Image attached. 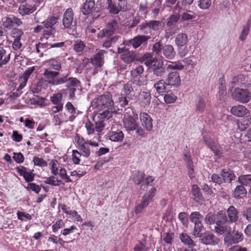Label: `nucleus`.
<instances>
[{"label":"nucleus","instance_id":"47","mask_svg":"<svg viewBox=\"0 0 251 251\" xmlns=\"http://www.w3.org/2000/svg\"><path fill=\"white\" fill-rule=\"evenodd\" d=\"M85 48L84 43L80 40H77L75 42L74 50L77 52H81Z\"/></svg>","mask_w":251,"mask_h":251},{"label":"nucleus","instance_id":"26","mask_svg":"<svg viewBox=\"0 0 251 251\" xmlns=\"http://www.w3.org/2000/svg\"><path fill=\"white\" fill-rule=\"evenodd\" d=\"M179 239L182 243L185 245H187L190 248H193L196 245L195 242L186 233H182L180 234Z\"/></svg>","mask_w":251,"mask_h":251},{"label":"nucleus","instance_id":"55","mask_svg":"<svg viewBox=\"0 0 251 251\" xmlns=\"http://www.w3.org/2000/svg\"><path fill=\"white\" fill-rule=\"evenodd\" d=\"M250 25L248 24L247 25L244 26L242 29V30L241 33V35L239 37V39L244 41L246 39L247 35L249 34V32L250 30Z\"/></svg>","mask_w":251,"mask_h":251},{"label":"nucleus","instance_id":"30","mask_svg":"<svg viewBox=\"0 0 251 251\" xmlns=\"http://www.w3.org/2000/svg\"><path fill=\"white\" fill-rule=\"evenodd\" d=\"M10 53L6 50L0 49V66L6 64L9 60Z\"/></svg>","mask_w":251,"mask_h":251},{"label":"nucleus","instance_id":"31","mask_svg":"<svg viewBox=\"0 0 251 251\" xmlns=\"http://www.w3.org/2000/svg\"><path fill=\"white\" fill-rule=\"evenodd\" d=\"M192 193L194 197L195 200L197 201H204V198L202 196L200 188L197 185H193L192 188Z\"/></svg>","mask_w":251,"mask_h":251},{"label":"nucleus","instance_id":"60","mask_svg":"<svg viewBox=\"0 0 251 251\" xmlns=\"http://www.w3.org/2000/svg\"><path fill=\"white\" fill-rule=\"evenodd\" d=\"M64 226L63 221L61 219L57 220L52 226V231L56 232L59 229Z\"/></svg>","mask_w":251,"mask_h":251},{"label":"nucleus","instance_id":"45","mask_svg":"<svg viewBox=\"0 0 251 251\" xmlns=\"http://www.w3.org/2000/svg\"><path fill=\"white\" fill-rule=\"evenodd\" d=\"M50 167L51 173L55 176L58 175V172L57 171V168H60L61 167L60 166L58 161L55 159L51 160L50 163Z\"/></svg>","mask_w":251,"mask_h":251},{"label":"nucleus","instance_id":"57","mask_svg":"<svg viewBox=\"0 0 251 251\" xmlns=\"http://www.w3.org/2000/svg\"><path fill=\"white\" fill-rule=\"evenodd\" d=\"M33 162L35 165L44 167L47 166V162L42 158L38 157H34L33 158Z\"/></svg>","mask_w":251,"mask_h":251},{"label":"nucleus","instance_id":"38","mask_svg":"<svg viewBox=\"0 0 251 251\" xmlns=\"http://www.w3.org/2000/svg\"><path fill=\"white\" fill-rule=\"evenodd\" d=\"M205 108L206 102L205 100L202 98H199V100L196 102V111L200 113H202Z\"/></svg>","mask_w":251,"mask_h":251},{"label":"nucleus","instance_id":"20","mask_svg":"<svg viewBox=\"0 0 251 251\" xmlns=\"http://www.w3.org/2000/svg\"><path fill=\"white\" fill-rule=\"evenodd\" d=\"M17 171L21 176H23L26 182H30L34 179V174L30 171L23 166L16 168Z\"/></svg>","mask_w":251,"mask_h":251},{"label":"nucleus","instance_id":"29","mask_svg":"<svg viewBox=\"0 0 251 251\" xmlns=\"http://www.w3.org/2000/svg\"><path fill=\"white\" fill-rule=\"evenodd\" d=\"M35 10V7L28 4L21 5L19 8V13L22 16L30 14L32 13Z\"/></svg>","mask_w":251,"mask_h":251},{"label":"nucleus","instance_id":"61","mask_svg":"<svg viewBox=\"0 0 251 251\" xmlns=\"http://www.w3.org/2000/svg\"><path fill=\"white\" fill-rule=\"evenodd\" d=\"M85 127L87 130V134L89 135L93 134L95 133V128L94 125L90 121H87L85 123Z\"/></svg>","mask_w":251,"mask_h":251},{"label":"nucleus","instance_id":"17","mask_svg":"<svg viewBox=\"0 0 251 251\" xmlns=\"http://www.w3.org/2000/svg\"><path fill=\"white\" fill-rule=\"evenodd\" d=\"M140 119L142 125L148 131L152 129V123L151 117L147 113L143 112L140 114Z\"/></svg>","mask_w":251,"mask_h":251},{"label":"nucleus","instance_id":"37","mask_svg":"<svg viewBox=\"0 0 251 251\" xmlns=\"http://www.w3.org/2000/svg\"><path fill=\"white\" fill-rule=\"evenodd\" d=\"M124 137V134L122 131L112 132L109 136V139L113 142H120Z\"/></svg>","mask_w":251,"mask_h":251},{"label":"nucleus","instance_id":"1","mask_svg":"<svg viewBox=\"0 0 251 251\" xmlns=\"http://www.w3.org/2000/svg\"><path fill=\"white\" fill-rule=\"evenodd\" d=\"M138 115L131 107L126 108V131L129 133L135 130L137 136L141 138L145 137L144 129L138 123Z\"/></svg>","mask_w":251,"mask_h":251},{"label":"nucleus","instance_id":"39","mask_svg":"<svg viewBox=\"0 0 251 251\" xmlns=\"http://www.w3.org/2000/svg\"><path fill=\"white\" fill-rule=\"evenodd\" d=\"M141 99V102L144 105V106L148 105L151 102V94L148 92H143L140 94Z\"/></svg>","mask_w":251,"mask_h":251},{"label":"nucleus","instance_id":"62","mask_svg":"<svg viewBox=\"0 0 251 251\" xmlns=\"http://www.w3.org/2000/svg\"><path fill=\"white\" fill-rule=\"evenodd\" d=\"M81 154L77 150L73 151V161L75 164H78L80 162V157L81 156Z\"/></svg>","mask_w":251,"mask_h":251},{"label":"nucleus","instance_id":"44","mask_svg":"<svg viewBox=\"0 0 251 251\" xmlns=\"http://www.w3.org/2000/svg\"><path fill=\"white\" fill-rule=\"evenodd\" d=\"M184 66L179 62H171L167 67V70H181Z\"/></svg>","mask_w":251,"mask_h":251},{"label":"nucleus","instance_id":"50","mask_svg":"<svg viewBox=\"0 0 251 251\" xmlns=\"http://www.w3.org/2000/svg\"><path fill=\"white\" fill-rule=\"evenodd\" d=\"M144 72V68L142 66H138L135 69L131 71V75L133 78H136L140 76Z\"/></svg>","mask_w":251,"mask_h":251},{"label":"nucleus","instance_id":"48","mask_svg":"<svg viewBox=\"0 0 251 251\" xmlns=\"http://www.w3.org/2000/svg\"><path fill=\"white\" fill-rule=\"evenodd\" d=\"M45 183L54 186H59L61 181L58 180L57 178L54 177V176H51L50 177H48L46 180Z\"/></svg>","mask_w":251,"mask_h":251},{"label":"nucleus","instance_id":"2","mask_svg":"<svg viewBox=\"0 0 251 251\" xmlns=\"http://www.w3.org/2000/svg\"><path fill=\"white\" fill-rule=\"evenodd\" d=\"M145 64L149 67L153 75L155 76L162 78L166 74L167 68L165 67L164 62L162 59L154 57L152 59L147 60Z\"/></svg>","mask_w":251,"mask_h":251},{"label":"nucleus","instance_id":"36","mask_svg":"<svg viewBox=\"0 0 251 251\" xmlns=\"http://www.w3.org/2000/svg\"><path fill=\"white\" fill-rule=\"evenodd\" d=\"M112 0H107V3L108 4V9L111 13L117 14L122 9V5L119 4L118 6L112 3Z\"/></svg>","mask_w":251,"mask_h":251},{"label":"nucleus","instance_id":"24","mask_svg":"<svg viewBox=\"0 0 251 251\" xmlns=\"http://www.w3.org/2000/svg\"><path fill=\"white\" fill-rule=\"evenodd\" d=\"M105 51L103 50H98L96 54L92 58V63L97 67H101L103 64V57Z\"/></svg>","mask_w":251,"mask_h":251},{"label":"nucleus","instance_id":"52","mask_svg":"<svg viewBox=\"0 0 251 251\" xmlns=\"http://www.w3.org/2000/svg\"><path fill=\"white\" fill-rule=\"evenodd\" d=\"M211 4V0H199L198 6L202 10L209 8Z\"/></svg>","mask_w":251,"mask_h":251},{"label":"nucleus","instance_id":"7","mask_svg":"<svg viewBox=\"0 0 251 251\" xmlns=\"http://www.w3.org/2000/svg\"><path fill=\"white\" fill-rule=\"evenodd\" d=\"M111 117V113L109 111H104L101 113H96L93 117V121L95 124V130L99 133L103 129L105 126L104 123L105 119Z\"/></svg>","mask_w":251,"mask_h":251},{"label":"nucleus","instance_id":"8","mask_svg":"<svg viewBox=\"0 0 251 251\" xmlns=\"http://www.w3.org/2000/svg\"><path fill=\"white\" fill-rule=\"evenodd\" d=\"M233 98L241 103H247L251 98V93L247 89L237 88L232 94Z\"/></svg>","mask_w":251,"mask_h":251},{"label":"nucleus","instance_id":"16","mask_svg":"<svg viewBox=\"0 0 251 251\" xmlns=\"http://www.w3.org/2000/svg\"><path fill=\"white\" fill-rule=\"evenodd\" d=\"M151 38L150 36L138 35L128 42V45L132 46L134 49L140 47L142 44L146 43L149 39Z\"/></svg>","mask_w":251,"mask_h":251},{"label":"nucleus","instance_id":"33","mask_svg":"<svg viewBox=\"0 0 251 251\" xmlns=\"http://www.w3.org/2000/svg\"><path fill=\"white\" fill-rule=\"evenodd\" d=\"M246 193V189L245 188L244 186L241 184L237 186L235 188L233 196L235 199H238L242 197L241 195L244 196Z\"/></svg>","mask_w":251,"mask_h":251},{"label":"nucleus","instance_id":"34","mask_svg":"<svg viewBox=\"0 0 251 251\" xmlns=\"http://www.w3.org/2000/svg\"><path fill=\"white\" fill-rule=\"evenodd\" d=\"M154 180V177L152 176H148L146 178L145 181L141 185V189L144 191H148L149 188L153 187L152 183Z\"/></svg>","mask_w":251,"mask_h":251},{"label":"nucleus","instance_id":"40","mask_svg":"<svg viewBox=\"0 0 251 251\" xmlns=\"http://www.w3.org/2000/svg\"><path fill=\"white\" fill-rule=\"evenodd\" d=\"M217 220V214H215L212 212L208 213L205 217V223L209 225L216 224V221Z\"/></svg>","mask_w":251,"mask_h":251},{"label":"nucleus","instance_id":"5","mask_svg":"<svg viewBox=\"0 0 251 251\" xmlns=\"http://www.w3.org/2000/svg\"><path fill=\"white\" fill-rule=\"evenodd\" d=\"M217 220L216 221V226L214 227L215 232L219 234L229 233L231 231L230 226L225 225L227 222L226 215L220 211L217 213Z\"/></svg>","mask_w":251,"mask_h":251},{"label":"nucleus","instance_id":"46","mask_svg":"<svg viewBox=\"0 0 251 251\" xmlns=\"http://www.w3.org/2000/svg\"><path fill=\"white\" fill-rule=\"evenodd\" d=\"M203 226L201 223L195 225L193 235L196 237H200L203 234Z\"/></svg>","mask_w":251,"mask_h":251},{"label":"nucleus","instance_id":"21","mask_svg":"<svg viewBox=\"0 0 251 251\" xmlns=\"http://www.w3.org/2000/svg\"><path fill=\"white\" fill-rule=\"evenodd\" d=\"M116 25L117 23L114 21L108 23L106 28L102 30V31L100 32L98 34V37L102 38L104 36L111 35L114 33L116 29Z\"/></svg>","mask_w":251,"mask_h":251},{"label":"nucleus","instance_id":"54","mask_svg":"<svg viewBox=\"0 0 251 251\" xmlns=\"http://www.w3.org/2000/svg\"><path fill=\"white\" fill-rule=\"evenodd\" d=\"M178 219L181 221L182 225L185 226H187L188 224V214L186 212H180L178 214Z\"/></svg>","mask_w":251,"mask_h":251},{"label":"nucleus","instance_id":"3","mask_svg":"<svg viewBox=\"0 0 251 251\" xmlns=\"http://www.w3.org/2000/svg\"><path fill=\"white\" fill-rule=\"evenodd\" d=\"M114 104L110 95H103L95 98L91 102V106L97 111H109Z\"/></svg>","mask_w":251,"mask_h":251},{"label":"nucleus","instance_id":"56","mask_svg":"<svg viewBox=\"0 0 251 251\" xmlns=\"http://www.w3.org/2000/svg\"><path fill=\"white\" fill-rule=\"evenodd\" d=\"M126 87V98L127 97L129 100H136V96L132 87L128 86Z\"/></svg>","mask_w":251,"mask_h":251},{"label":"nucleus","instance_id":"42","mask_svg":"<svg viewBox=\"0 0 251 251\" xmlns=\"http://www.w3.org/2000/svg\"><path fill=\"white\" fill-rule=\"evenodd\" d=\"M145 174L142 172L137 171L133 174L132 178L136 184H139L144 180Z\"/></svg>","mask_w":251,"mask_h":251},{"label":"nucleus","instance_id":"28","mask_svg":"<svg viewBox=\"0 0 251 251\" xmlns=\"http://www.w3.org/2000/svg\"><path fill=\"white\" fill-rule=\"evenodd\" d=\"M166 81L163 79H160L154 83L153 88L157 93L162 94L166 91Z\"/></svg>","mask_w":251,"mask_h":251},{"label":"nucleus","instance_id":"35","mask_svg":"<svg viewBox=\"0 0 251 251\" xmlns=\"http://www.w3.org/2000/svg\"><path fill=\"white\" fill-rule=\"evenodd\" d=\"M156 191V188L154 187L149 188L148 191H146L147 192L143 196L142 199L149 203L155 195Z\"/></svg>","mask_w":251,"mask_h":251},{"label":"nucleus","instance_id":"25","mask_svg":"<svg viewBox=\"0 0 251 251\" xmlns=\"http://www.w3.org/2000/svg\"><path fill=\"white\" fill-rule=\"evenodd\" d=\"M222 179L225 183H230L235 178L233 172L229 169H224L221 171Z\"/></svg>","mask_w":251,"mask_h":251},{"label":"nucleus","instance_id":"10","mask_svg":"<svg viewBox=\"0 0 251 251\" xmlns=\"http://www.w3.org/2000/svg\"><path fill=\"white\" fill-rule=\"evenodd\" d=\"M58 75V72H53L52 71L49 70L48 69L45 70L44 73V76L46 79L47 82H48L49 84L53 85H56L63 83L65 81L64 78H55Z\"/></svg>","mask_w":251,"mask_h":251},{"label":"nucleus","instance_id":"14","mask_svg":"<svg viewBox=\"0 0 251 251\" xmlns=\"http://www.w3.org/2000/svg\"><path fill=\"white\" fill-rule=\"evenodd\" d=\"M200 238L201 243L206 245H215L220 241L218 237L210 232L204 233Z\"/></svg>","mask_w":251,"mask_h":251},{"label":"nucleus","instance_id":"19","mask_svg":"<svg viewBox=\"0 0 251 251\" xmlns=\"http://www.w3.org/2000/svg\"><path fill=\"white\" fill-rule=\"evenodd\" d=\"M230 111L232 114L239 117H244L249 113V110L245 106L240 104L232 106Z\"/></svg>","mask_w":251,"mask_h":251},{"label":"nucleus","instance_id":"18","mask_svg":"<svg viewBox=\"0 0 251 251\" xmlns=\"http://www.w3.org/2000/svg\"><path fill=\"white\" fill-rule=\"evenodd\" d=\"M204 142L206 146L214 153L216 156L218 157L221 156L222 152L219 144L214 142L212 139L205 137L204 138Z\"/></svg>","mask_w":251,"mask_h":251},{"label":"nucleus","instance_id":"32","mask_svg":"<svg viewBox=\"0 0 251 251\" xmlns=\"http://www.w3.org/2000/svg\"><path fill=\"white\" fill-rule=\"evenodd\" d=\"M189 218L191 222L196 225L201 223L203 216L199 212L195 211L191 213Z\"/></svg>","mask_w":251,"mask_h":251},{"label":"nucleus","instance_id":"27","mask_svg":"<svg viewBox=\"0 0 251 251\" xmlns=\"http://www.w3.org/2000/svg\"><path fill=\"white\" fill-rule=\"evenodd\" d=\"M188 41V36L186 34L181 33L177 35L175 39L176 45L180 47L185 45Z\"/></svg>","mask_w":251,"mask_h":251},{"label":"nucleus","instance_id":"12","mask_svg":"<svg viewBox=\"0 0 251 251\" xmlns=\"http://www.w3.org/2000/svg\"><path fill=\"white\" fill-rule=\"evenodd\" d=\"M63 25L65 28H70L73 25L76 24V20L74 19V13L71 8L66 9L63 15Z\"/></svg>","mask_w":251,"mask_h":251},{"label":"nucleus","instance_id":"22","mask_svg":"<svg viewBox=\"0 0 251 251\" xmlns=\"http://www.w3.org/2000/svg\"><path fill=\"white\" fill-rule=\"evenodd\" d=\"M227 222L235 223L239 218V212L234 206H230L226 210Z\"/></svg>","mask_w":251,"mask_h":251},{"label":"nucleus","instance_id":"64","mask_svg":"<svg viewBox=\"0 0 251 251\" xmlns=\"http://www.w3.org/2000/svg\"><path fill=\"white\" fill-rule=\"evenodd\" d=\"M138 60L136 58V54L134 52H130L126 50V63H129L134 60Z\"/></svg>","mask_w":251,"mask_h":251},{"label":"nucleus","instance_id":"6","mask_svg":"<svg viewBox=\"0 0 251 251\" xmlns=\"http://www.w3.org/2000/svg\"><path fill=\"white\" fill-rule=\"evenodd\" d=\"M75 140L83 155L86 157H89L91 154L90 146L95 147L99 146L98 143L92 141L91 140L85 141L78 135H76Z\"/></svg>","mask_w":251,"mask_h":251},{"label":"nucleus","instance_id":"63","mask_svg":"<svg viewBox=\"0 0 251 251\" xmlns=\"http://www.w3.org/2000/svg\"><path fill=\"white\" fill-rule=\"evenodd\" d=\"M211 178L214 183H217L218 184H222L223 182H224L221 174H214L211 176Z\"/></svg>","mask_w":251,"mask_h":251},{"label":"nucleus","instance_id":"15","mask_svg":"<svg viewBox=\"0 0 251 251\" xmlns=\"http://www.w3.org/2000/svg\"><path fill=\"white\" fill-rule=\"evenodd\" d=\"M243 240V234L241 232L235 230L233 231L232 234L229 232V233H228L225 238V242L230 245L238 243Z\"/></svg>","mask_w":251,"mask_h":251},{"label":"nucleus","instance_id":"51","mask_svg":"<svg viewBox=\"0 0 251 251\" xmlns=\"http://www.w3.org/2000/svg\"><path fill=\"white\" fill-rule=\"evenodd\" d=\"M58 175H59L60 177L66 182H71L72 181L70 177L67 175L66 170L63 167H60Z\"/></svg>","mask_w":251,"mask_h":251},{"label":"nucleus","instance_id":"4","mask_svg":"<svg viewBox=\"0 0 251 251\" xmlns=\"http://www.w3.org/2000/svg\"><path fill=\"white\" fill-rule=\"evenodd\" d=\"M152 51L158 55L162 53L165 58L170 60L173 59L176 55V51L172 45H165L163 46L160 42H157L154 44Z\"/></svg>","mask_w":251,"mask_h":251},{"label":"nucleus","instance_id":"58","mask_svg":"<svg viewBox=\"0 0 251 251\" xmlns=\"http://www.w3.org/2000/svg\"><path fill=\"white\" fill-rule=\"evenodd\" d=\"M163 240L168 244L171 245L174 240V233L166 232L163 234Z\"/></svg>","mask_w":251,"mask_h":251},{"label":"nucleus","instance_id":"59","mask_svg":"<svg viewBox=\"0 0 251 251\" xmlns=\"http://www.w3.org/2000/svg\"><path fill=\"white\" fill-rule=\"evenodd\" d=\"M176 98L177 97L174 94L171 93L165 95L164 100L166 103H172L176 101Z\"/></svg>","mask_w":251,"mask_h":251},{"label":"nucleus","instance_id":"43","mask_svg":"<svg viewBox=\"0 0 251 251\" xmlns=\"http://www.w3.org/2000/svg\"><path fill=\"white\" fill-rule=\"evenodd\" d=\"M62 100V94L60 93L54 94L50 97V100L55 105L63 104L61 101Z\"/></svg>","mask_w":251,"mask_h":251},{"label":"nucleus","instance_id":"49","mask_svg":"<svg viewBox=\"0 0 251 251\" xmlns=\"http://www.w3.org/2000/svg\"><path fill=\"white\" fill-rule=\"evenodd\" d=\"M180 15L178 14H175L171 15L168 20L167 23V26H170L175 25L179 20Z\"/></svg>","mask_w":251,"mask_h":251},{"label":"nucleus","instance_id":"53","mask_svg":"<svg viewBox=\"0 0 251 251\" xmlns=\"http://www.w3.org/2000/svg\"><path fill=\"white\" fill-rule=\"evenodd\" d=\"M149 204V202L142 199L141 202L137 204L135 209L136 214L140 213L144 208L146 207Z\"/></svg>","mask_w":251,"mask_h":251},{"label":"nucleus","instance_id":"9","mask_svg":"<svg viewBox=\"0 0 251 251\" xmlns=\"http://www.w3.org/2000/svg\"><path fill=\"white\" fill-rule=\"evenodd\" d=\"M162 26L161 22L159 21H150L143 23L138 27L140 30L145 34H148L151 32L150 29H152L154 31L159 30Z\"/></svg>","mask_w":251,"mask_h":251},{"label":"nucleus","instance_id":"23","mask_svg":"<svg viewBox=\"0 0 251 251\" xmlns=\"http://www.w3.org/2000/svg\"><path fill=\"white\" fill-rule=\"evenodd\" d=\"M95 1L94 0H86L84 3L82 8V12L84 15L91 14L93 17L96 15L94 14L95 10Z\"/></svg>","mask_w":251,"mask_h":251},{"label":"nucleus","instance_id":"11","mask_svg":"<svg viewBox=\"0 0 251 251\" xmlns=\"http://www.w3.org/2000/svg\"><path fill=\"white\" fill-rule=\"evenodd\" d=\"M58 20V17L51 16L42 23L45 28L46 29L49 28V30L47 29L44 31L45 34L51 35L55 33V29L53 26L57 22Z\"/></svg>","mask_w":251,"mask_h":251},{"label":"nucleus","instance_id":"13","mask_svg":"<svg viewBox=\"0 0 251 251\" xmlns=\"http://www.w3.org/2000/svg\"><path fill=\"white\" fill-rule=\"evenodd\" d=\"M167 86L170 87H178L181 83V80L179 73L177 72H172L169 73L165 79Z\"/></svg>","mask_w":251,"mask_h":251},{"label":"nucleus","instance_id":"41","mask_svg":"<svg viewBox=\"0 0 251 251\" xmlns=\"http://www.w3.org/2000/svg\"><path fill=\"white\" fill-rule=\"evenodd\" d=\"M238 182L243 186H251V175H243L238 177Z\"/></svg>","mask_w":251,"mask_h":251}]
</instances>
